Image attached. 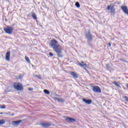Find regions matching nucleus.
Returning <instances> with one entry per match:
<instances>
[{
  "mask_svg": "<svg viewBox=\"0 0 128 128\" xmlns=\"http://www.w3.org/2000/svg\"><path fill=\"white\" fill-rule=\"evenodd\" d=\"M49 46L54 50V51L56 52V54H57V56L60 58H62V48L60 44H58L56 40H52L50 43Z\"/></svg>",
  "mask_w": 128,
  "mask_h": 128,
  "instance_id": "nucleus-1",
  "label": "nucleus"
},
{
  "mask_svg": "<svg viewBox=\"0 0 128 128\" xmlns=\"http://www.w3.org/2000/svg\"><path fill=\"white\" fill-rule=\"evenodd\" d=\"M84 36H86L88 42H90L92 40V38H92V35L90 33V30L86 31V32L84 33Z\"/></svg>",
  "mask_w": 128,
  "mask_h": 128,
  "instance_id": "nucleus-2",
  "label": "nucleus"
},
{
  "mask_svg": "<svg viewBox=\"0 0 128 128\" xmlns=\"http://www.w3.org/2000/svg\"><path fill=\"white\" fill-rule=\"evenodd\" d=\"M14 86L16 90H24V87L22 86V85L20 84V83H14Z\"/></svg>",
  "mask_w": 128,
  "mask_h": 128,
  "instance_id": "nucleus-3",
  "label": "nucleus"
},
{
  "mask_svg": "<svg viewBox=\"0 0 128 128\" xmlns=\"http://www.w3.org/2000/svg\"><path fill=\"white\" fill-rule=\"evenodd\" d=\"M107 10H109L108 12H110V14H116V9H114V8L113 6H108Z\"/></svg>",
  "mask_w": 128,
  "mask_h": 128,
  "instance_id": "nucleus-4",
  "label": "nucleus"
},
{
  "mask_svg": "<svg viewBox=\"0 0 128 128\" xmlns=\"http://www.w3.org/2000/svg\"><path fill=\"white\" fill-rule=\"evenodd\" d=\"M78 66L81 68H83L87 72H88V70L86 68H88V66H86V62H82L81 63H78Z\"/></svg>",
  "mask_w": 128,
  "mask_h": 128,
  "instance_id": "nucleus-5",
  "label": "nucleus"
},
{
  "mask_svg": "<svg viewBox=\"0 0 128 128\" xmlns=\"http://www.w3.org/2000/svg\"><path fill=\"white\" fill-rule=\"evenodd\" d=\"M4 30L6 34H9L12 33V28L10 27L4 28Z\"/></svg>",
  "mask_w": 128,
  "mask_h": 128,
  "instance_id": "nucleus-6",
  "label": "nucleus"
},
{
  "mask_svg": "<svg viewBox=\"0 0 128 128\" xmlns=\"http://www.w3.org/2000/svg\"><path fill=\"white\" fill-rule=\"evenodd\" d=\"M93 92H102V90L100 89V87H98V86H94L93 88Z\"/></svg>",
  "mask_w": 128,
  "mask_h": 128,
  "instance_id": "nucleus-7",
  "label": "nucleus"
},
{
  "mask_svg": "<svg viewBox=\"0 0 128 128\" xmlns=\"http://www.w3.org/2000/svg\"><path fill=\"white\" fill-rule=\"evenodd\" d=\"M22 122V120H18L17 121H13L12 122V126H18Z\"/></svg>",
  "mask_w": 128,
  "mask_h": 128,
  "instance_id": "nucleus-8",
  "label": "nucleus"
},
{
  "mask_svg": "<svg viewBox=\"0 0 128 128\" xmlns=\"http://www.w3.org/2000/svg\"><path fill=\"white\" fill-rule=\"evenodd\" d=\"M121 8L123 10L124 14H128V8L126 6H121Z\"/></svg>",
  "mask_w": 128,
  "mask_h": 128,
  "instance_id": "nucleus-9",
  "label": "nucleus"
},
{
  "mask_svg": "<svg viewBox=\"0 0 128 128\" xmlns=\"http://www.w3.org/2000/svg\"><path fill=\"white\" fill-rule=\"evenodd\" d=\"M5 58H6V60H8V62L10 60V52L8 51L6 52Z\"/></svg>",
  "mask_w": 128,
  "mask_h": 128,
  "instance_id": "nucleus-10",
  "label": "nucleus"
},
{
  "mask_svg": "<svg viewBox=\"0 0 128 128\" xmlns=\"http://www.w3.org/2000/svg\"><path fill=\"white\" fill-rule=\"evenodd\" d=\"M40 124V126H42L43 128H48V126H50L52 124L50 122H43L41 123Z\"/></svg>",
  "mask_w": 128,
  "mask_h": 128,
  "instance_id": "nucleus-11",
  "label": "nucleus"
},
{
  "mask_svg": "<svg viewBox=\"0 0 128 128\" xmlns=\"http://www.w3.org/2000/svg\"><path fill=\"white\" fill-rule=\"evenodd\" d=\"M82 100L86 104H90L92 102L91 100H86V98H82Z\"/></svg>",
  "mask_w": 128,
  "mask_h": 128,
  "instance_id": "nucleus-12",
  "label": "nucleus"
},
{
  "mask_svg": "<svg viewBox=\"0 0 128 128\" xmlns=\"http://www.w3.org/2000/svg\"><path fill=\"white\" fill-rule=\"evenodd\" d=\"M66 120H67L68 122H76V120L68 117H67Z\"/></svg>",
  "mask_w": 128,
  "mask_h": 128,
  "instance_id": "nucleus-13",
  "label": "nucleus"
},
{
  "mask_svg": "<svg viewBox=\"0 0 128 128\" xmlns=\"http://www.w3.org/2000/svg\"><path fill=\"white\" fill-rule=\"evenodd\" d=\"M70 76H73V78H78V74H76V72H70Z\"/></svg>",
  "mask_w": 128,
  "mask_h": 128,
  "instance_id": "nucleus-14",
  "label": "nucleus"
},
{
  "mask_svg": "<svg viewBox=\"0 0 128 128\" xmlns=\"http://www.w3.org/2000/svg\"><path fill=\"white\" fill-rule=\"evenodd\" d=\"M56 100H58V102H64V99L58 98H55Z\"/></svg>",
  "mask_w": 128,
  "mask_h": 128,
  "instance_id": "nucleus-15",
  "label": "nucleus"
},
{
  "mask_svg": "<svg viewBox=\"0 0 128 128\" xmlns=\"http://www.w3.org/2000/svg\"><path fill=\"white\" fill-rule=\"evenodd\" d=\"M32 17L34 20H37L38 18L36 17V14L35 13H32Z\"/></svg>",
  "mask_w": 128,
  "mask_h": 128,
  "instance_id": "nucleus-16",
  "label": "nucleus"
},
{
  "mask_svg": "<svg viewBox=\"0 0 128 128\" xmlns=\"http://www.w3.org/2000/svg\"><path fill=\"white\" fill-rule=\"evenodd\" d=\"M25 60H26V62H28V64H30V58H28V57L26 56Z\"/></svg>",
  "mask_w": 128,
  "mask_h": 128,
  "instance_id": "nucleus-17",
  "label": "nucleus"
},
{
  "mask_svg": "<svg viewBox=\"0 0 128 128\" xmlns=\"http://www.w3.org/2000/svg\"><path fill=\"white\" fill-rule=\"evenodd\" d=\"M113 84H115V86H117V88H120V84H118V82H113Z\"/></svg>",
  "mask_w": 128,
  "mask_h": 128,
  "instance_id": "nucleus-18",
  "label": "nucleus"
},
{
  "mask_svg": "<svg viewBox=\"0 0 128 128\" xmlns=\"http://www.w3.org/2000/svg\"><path fill=\"white\" fill-rule=\"evenodd\" d=\"M6 121L4 120H0V126L2 124H5Z\"/></svg>",
  "mask_w": 128,
  "mask_h": 128,
  "instance_id": "nucleus-19",
  "label": "nucleus"
},
{
  "mask_svg": "<svg viewBox=\"0 0 128 128\" xmlns=\"http://www.w3.org/2000/svg\"><path fill=\"white\" fill-rule=\"evenodd\" d=\"M75 6H76V8H80V3L78 2H76L75 4Z\"/></svg>",
  "mask_w": 128,
  "mask_h": 128,
  "instance_id": "nucleus-20",
  "label": "nucleus"
},
{
  "mask_svg": "<svg viewBox=\"0 0 128 128\" xmlns=\"http://www.w3.org/2000/svg\"><path fill=\"white\" fill-rule=\"evenodd\" d=\"M44 92L46 94H50V92L48 90H44Z\"/></svg>",
  "mask_w": 128,
  "mask_h": 128,
  "instance_id": "nucleus-21",
  "label": "nucleus"
},
{
  "mask_svg": "<svg viewBox=\"0 0 128 128\" xmlns=\"http://www.w3.org/2000/svg\"><path fill=\"white\" fill-rule=\"evenodd\" d=\"M124 98H125L126 100L128 102V98L126 96H124Z\"/></svg>",
  "mask_w": 128,
  "mask_h": 128,
  "instance_id": "nucleus-22",
  "label": "nucleus"
},
{
  "mask_svg": "<svg viewBox=\"0 0 128 128\" xmlns=\"http://www.w3.org/2000/svg\"><path fill=\"white\" fill-rule=\"evenodd\" d=\"M49 56H54V54H53L52 53H50V54H49Z\"/></svg>",
  "mask_w": 128,
  "mask_h": 128,
  "instance_id": "nucleus-23",
  "label": "nucleus"
},
{
  "mask_svg": "<svg viewBox=\"0 0 128 128\" xmlns=\"http://www.w3.org/2000/svg\"><path fill=\"white\" fill-rule=\"evenodd\" d=\"M1 108H6V105H2V106L1 107Z\"/></svg>",
  "mask_w": 128,
  "mask_h": 128,
  "instance_id": "nucleus-24",
  "label": "nucleus"
},
{
  "mask_svg": "<svg viewBox=\"0 0 128 128\" xmlns=\"http://www.w3.org/2000/svg\"><path fill=\"white\" fill-rule=\"evenodd\" d=\"M108 46H111L112 44H110V43H108Z\"/></svg>",
  "mask_w": 128,
  "mask_h": 128,
  "instance_id": "nucleus-25",
  "label": "nucleus"
},
{
  "mask_svg": "<svg viewBox=\"0 0 128 128\" xmlns=\"http://www.w3.org/2000/svg\"><path fill=\"white\" fill-rule=\"evenodd\" d=\"M29 90H32V88H30L28 89Z\"/></svg>",
  "mask_w": 128,
  "mask_h": 128,
  "instance_id": "nucleus-26",
  "label": "nucleus"
},
{
  "mask_svg": "<svg viewBox=\"0 0 128 128\" xmlns=\"http://www.w3.org/2000/svg\"><path fill=\"white\" fill-rule=\"evenodd\" d=\"M36 76V78H39L38 76Z\"/></svg>",
  "mask_w": 128,
  "mask_h": 128,
  "instance_id": "nucleus-27",
  "label": "nucleus"
},
{
  "mask_svg": "<svg viewBox=\"0 0 128 128\" xmlns=\"http://www.w3.org/2000/svg\"><path fill=\"white\" fill-rule=\"evenodd\" d=\"M21 78L20 76H19L18 78Z\"/></svg>",
  "mask_w": 128,
  "mask_h": 128,
  "instance_id": "nucleus-28",
  "label": "nucleus"
},
{
  "mask_svg": "<svg viewBox=\"0 0 128 128\" xmlns=\"http://www.w3.org/2000/svg\"><path fill=\"white\" fill-rule=\"evenodd\" d=\"M10 114V112H9L8 113H7L6 114Z\"/></svg>",
  "mask_w": 128,
  "mask_h": 128,
  "instance_id": "nucleus-29",
  "label": "nucleus"
},
{
  "mask_svg": "<svg viewBox=\"0 0 128 128\" xmlns=\"http://www.w3.org/2000/svg\"><path fill=\"white\" fill-rule=\"evenodd\" d=\"M3 114L2 112H0V114Z\"/></svg>",
  "mask_w": 128,
  "mask_h": 128,
  "instance_id": "nucleus-30",
  "label": "nucleus"
},
{
  "mask_svg": "<svg viewBox=\"0 0 128 128\" xmlns=\"http://www.w3.org/2000/svg\"><path fill=\"white\" fill-rule=\"evenodd\" d=\"M106 66H108V64H107V65H106Z\"/></svg>",
  "mask_w": 128,
  "mask_h": 128,
  "instance_id": "nucleus-31",
  "label": "nucleus"
},
{
  "mask_svg": "<svg viewBox=\"0 0 128 128\" xmlns=\"http://www.w3.org/2000/svg\"><path fill=\"white\" fill-rule=\"evenodd\" d=\"M12 116H14V114H12Z\"/></svg>",
  "mask_w": 128,
  "mask_h": 128,
  "instance_id": "nucleus-32",
  "label": "nucleus"
}]
</instances>
